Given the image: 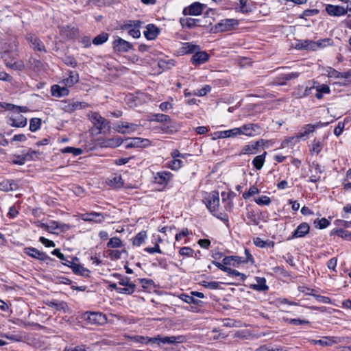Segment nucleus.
Returning a JSON list of instances; mask_svg holds the SVG:
<instances>
[{
  "instance_id": "f257e3e1",
  "label": "nucleus",
  "mask_w": 351,
  "mask_h": 351,
  "mask_svg": "<svg viewBox=\"0 0 351 351\" xmlns=\"http://www.w3.org/2000/svg\"><path fill=\"white\" fill-rule=\"evenodd\" d=\"M204 203L208 210L217 218L222 221L226 226L229 227L228 216L226 213L219 212V195L217 191H212L204 199Z\"/></svg>"
},
{
  "instance_id": "f03ea898",
  "label": "nucleus",
  "mask_w": 351,
  "mask_h": 351,
  "mask_svg": "<svg viewBox=\"0 0 351 351\" xmlns=\"http://www.w3.org/2000/svg\"><path fill=\"white\" fill-rule=\"evenodd\" d=\"M143 22L138 20L136 21H127L121 25L120 29L122 30H127L130 36L134 38H138L141 36L140 28Z\"/></svg>"
},
{
  "instance_id": "7ed1b4c3",
  "label": "nucleus",
  "mask_w": 351,
  "mask_h": 351,
  "mask_svg": "<svg viewBox=\"0 0 351 351\" xmlns=\"http://www.w3.org/2000/svg\"><path fill=\"white\" fill-rule=\"evenodd\" d=\"M25 40L30 47L35 51L46 53L47 49L43 42L34 34L28 32L25 35Z\"/></svg>"
},
{
  "instance_id": "20e7f679",
  "label": "nucleus",
  "mask_w": 351,
  "mask_h": 351,
  "mask_svg": "<svg viewBox=\"0 0 351 351\" xmlns=\"http://www.w3.org/2000/svg\"><path fill=\"white\" fill-rule=\"evenodd\" d=\"M343 337L324 336L321 339H309V342L312 345H320L322 347H329L334 344L342 343L345 340Z\"/></svg>"
},
{
  "instance_id": "39448f33",
  "label": "nucleus",
  "mask_w": 351,
  "mask_h": 351,
  "mask_svg": "<svg viewBox=\"0 0 351 351\" xmlns=\"http://www.w3.org/2000/svg\"><path fill=\"white\" fill-rule=\"evenodd\" d=\"M239 24V21L234 19H226L220 21L215 25L216 32H223L233 29Z\"/></svg>"
},
{
  "instance_id": "423d86ee",
  "label": "nucleus",
  "mask_w": 351,
  "mask_h": 351,
  "mask_svg": "<svg viewBox=\"0 0 351 351\" xmlns=\"http://www.w3.org/2000/svg\"><path fill=\"white\" fill-rule=\"evenodd\" d=\"M112 45L114 51L119 53L128 52L132 49V45L130 43L119 36L114 38Z\"/></svg>"
},
{
  "instance_id": "0eeeda50",
  "label": "nucleus",
  "mask_w": 351,
  "mask_h": 351,
  "mask_svg": "<svg viewBox=\"0 0 351 351\" xmlns=\"http://www.w3.org/2000/svg\"><path fill=\"white\" fill-rule=\"evenodd\" d=\"M88 117L93 125L99 131H101L108 126V121L98 112H91Z\"/></svg>"
},
{
  "instance_id": "6e6552de",
  "label": "nucleus",
  "mask_w": 351,
  "mask_h": 351,
  "mask_svg": "<svg viewBox=\"0 0 351 351\" xmlns=\"http://www.w3.org/2000/svg\"><path fill=\"white\" fill-rule=\"evenodd\" d=\"M106 215L102 213L90 212L80 215V218L84 221L101 223L105 220Z\"/></svg>"
},
{
  "instance_id": "1a4fd4ad",
  "label": "nucleus",
  "mask_w": 351,
  "mask_h": 351,
  "mask_svg": "<svg viewBox=\"0 0 351 351\" xmlns=\"http://www.w3.org/2000/svg\"><path fill=\"white\" fill-rule=\"evenodd\" d=\"M124 143L125 148L129 149L132 147H145L149 145L150 142L147 138L135 137L126 139Z\"/></svg>"
},
{
  "instance_id": "9d476101",
  "label": "nucleus",
  "mask_w": 351,
  "mask_h": 351,
  "mask_svg": "<svg viewBox=\"0 0 351 351\" xmlns=\"http://www.w3.org/2000/svg\"><path fill=\"white\" fill-rule=\"evenodd\" d=\"M23 251L27 255L39 261H45L47 260H51L46 253L40 252L32 247H25Z\"/></svg>"
},
{
  "instance_id": "9b49d317",
  "label": "nucleus",
  "mask_w": 351,
  "mask_h": 351,
  "mask_svg": "<svg viewBox=\"0 0 351 351\" xmlns=\"http://www.w3.org/2000/svg\"><path fill=\"white\" fill-rule=\"evenodd\" d=\"M204 5L199 2H195L184 8L182 14L184 16H198L202 13Z\"/></svg>"
},
{
  "instance_id": "f8f14e48",
  "label": "nucleus",
  "mask_w": 351,
  "mask_h": 351,
  "mask_svg": "<svg viewBox=\"0 0 351 351\" xmlns=\"http://www.w3.org/2000/svg\"><path fill=\"white\" fill-rule=\"evenodd\" d=\"M322 47V42H315L310 40H300L296 44L298 49H306L315 51Z\"/></svg>"
},
{
  "instance_id": "ddd939ff",
  "label": "nucleus",
  "mask_w": 351,
  "mask_h": 351,
  "mask_svg": "<svg viewBox=\"0 0 351 351\" xmlns=\"http://www.w3.org/2000/svg\"><path fill=\"white\" fill-rule=\"evenodd\" d=\"M241 130V134L248 136H254L261 133V128L257 124L248 123L238 128Z\"/></svg>"
},
{
  "instance_id": "4468645a",
  "label": "nucleus",
  "mask_w": 351,
  "mask_h": 351,
  "mask_svg": "<svg viewBox=\"0 0 351 351\" xmlns=\"http://www.w3.org/2000/svg\"><path fill=\"white\" fill-rule=\"evenodd\" d=\"M328 123H322V122H318L314 125L307 124V125H304V127L303 128L304 132L299 133L296 136L290 138L289 141H291V140H294V139L299 141L300 138H303L304 136H306L308 134L313 132L316 128L322 127V126H325Z\"/></svg>"
},
{
  "instance_id": "2eb2a0df",
  "label": "nucleus",
  "mask_w": 351,
  "mask_h": 351,
  "mask_svg": "<svg viewBox=\"0 0 351 351\" xmlns=\"http://www.w3.org/2000/svg\"><path fill=\"white\" fill-rule=\"evenodd\" d=\"M325 11L330 16L339 17L346 15L344 7L341 5L326 4Z\"/></svg>"
},
{
  "instance_id": "dca6fc26",
  "label": "nucleus",
  "mask_w": 351,
  "mask_h": 351,
  "mask_svg": "<svg viewBox=\"0 0 351 351\" xmlns=\"http://www.w3.org/2000/svg\"><path fill=\"white\" fill-rule=\"evenodd\" d=\"M137 128L138 125L136 124L123 121L117 123L114 126L115 130L121 134L134 132L137 130Z\"/></svg>"
},
{
  "instance_id": "f3484780",
  "label": "nucleus",
  "mask_w": 351,
  "mask_h": 351,
  "mask_svg": "<svg viewBox=\"0 0 351 351\" xmlns=\"http://www.w3.org/2000/svg\"><path fill=\"white\" fill-rule=\"evenodd\" d=\"M88 104L86 102H81L77 101H69L65 102L62 108L67 112H72L78 109L87 108Z\"/></svg>"
},
{
  "instance_id": "a211bd4d",
  "label": "nucleus",
  "mask_w": 351,
  "mask_h": 351,
  "mask_svg": "<svg viewBox=\"0 0 351 351\" xmlns=\"http://www.w3.org/2000/svg\"><path fill=\"white\" fill-rule=\"evenodd\" d=\"M212 263L215 265L216 267H217L221 271L226 272L229 276H239L243 281H244L247 278L245 274L240 273L237 270L232 269L230 267L224 266L223 265L217 261H212Z\"/></svg>"
},
{
  "instance_id": "6ab92c4d",
  "label": "nucleus",
  "mask_w": 351,
  "mask_h": 351,
  "mask_svg": "<svg viewBox=\"0 0 351 351\" xmlns=\"http://www.w3.org/2000/svg\"><path fill=\"white\" fill-rule=\"evenodd\" d=\"M310 226L307 223L303 222L300 223L293 234L288 237L287 240H291L295 238L304 237L309 232Z\"/></svg>"
},
{
  "instance_id": "aec40b11",
  "label": "nucleus",
  "mask_w": 351,
  "mask_h": 351,
  "mask_svg": "<svg viewBox=\"0 0 351 351\" xmlns=\"http://www.w3.org/2000/svg\"><path fill=\"white\" fill-rule=\"evenodd\" d=\"M60 34L67 39H73L78 35V29L72 25L62 26L60 27Z\"/></svg>"
},
{
  "instance_id": "412c9836",
  "label": "nucleus",
  "mask_w": 351,
  "mask_h": 351,
  "mask_svg": "<svg viewBox=\"0 0 351 351\" xmlns=\"http://www.w3.org/2000/svg\"><path fill=\"white\" fill-rule=\"evenodd\" d=\"M173 175L171 172L163 171L157 172L154 176V181L156 183L165 186L171 180Z\"/></svg>"
},
{
  "instance_id": "4be33fe9",
  "label": "nucleus",
  "mask_w": 351,
  "mask_h": 351,
  "mask_svg": "<svg viewBox=\"0 0 351 351\" xmlns=\"http://www.w3.org/2000/svg\"><path fill=\"white\" fill-rule=\"evenodd\" d=\"M209 55L206 51L197 50L191 57V62L194 65H199L208 60Z\"/></svg>"
},
{
  "instance_id": "5701e85b",
  "label": "nucleus",
  "mask_w": 351,
  "mask_h": 351,
  "mask_svg": "<svg viewBox=\"0 0 351 351\" xmlns=\"http://www.w3.org/2000/svg\"><path fill=\"white\" fill-rule=\"evenodd\" d=\"M8 123L15 128H24L27 123V119L21 114H18L15 117L9 118Z\"/></svg>"
},
{
  "instance_id": "b1692460",
  "label": "nucleus",
  "mask_w": 351,
  "mask_h": 351,
  "mask_svg": "<svg viewBox=\"0 0 351 351\" xmlns=\"http://www.w3.org/2000/svg\"><path fill=\"white\" fill-rule=\"evenodd\" d=\"M119 278V285L123 286L121 289H129L130 291L128 293H123V294L130 295L133 293L136 289V285L130 282V279L127 277H123L119 274L117 275Z\"/></svg>"
},
{
  "instance_id": "393cba45",
  "label": "nucleus",
  "mask_w": 351,
  "mask_h": 351,
  "mask_svg": "<svg viewBox=\"0 0 351 351\" xmlns=\"http://www.w3.org/2000/svg\"><path fill=\"white\" fill-rule=\"evenodd\" d=\"M160 33V29L154 24H148L144 35L147 40H154Z\"/></svg>"
},
{
  "instance_id": "a878e982",
  "label": "nucleus",
  "mask_w": 351,
  "mask_h": 351,
  "mask_svg": "<svg viewBox=\"0 0 351 351\" xmlns=\"http://www.w3.org/2000/svg\"><path fill=\"white\" fill-rule=\"evenodd\" d=\"M310 171L311 175L310 176L309 181L311 182H317L321 179L322 169L321 167L318 164L313 163L311 166Z\"/></svg>"
},
{
  "instance_id": "bb28decb",
  "label": "nucleus",
  "mask_w": 351,
  "mask_h": 351,
  "mask_svg": "<svg viewBox=\"0 0 351 351\" xmlns=\"http://www.w3.org/2000/svg\"><path fill=\"white\" fill-rule=\"evenodd\" d=\"M180 23L182 27H186L188 28H193L195 27H203L204 25L200 24V19H193V18H181Z\"/></svg>"
},
{
  "instance_id": "cd10ccee",
  "label": "nucleus",
  "mask_w": 351,
  "mask_h": 351,
  "mask_svg": "<svg viewBox=\"0 0 351 351\" xmlns=\"http://www.w3.org/2000/svg\"><path fill=\"white\" fill-rule=\"evenodd\" d=\"M87 319L90 322L94 323L98 325H101L106 323V318L105 315L100 313H90L87 316Z\"/></svg>"
},
{
  "instance_id": "c85d7f7f",
  "label": "nucleus",
  "mask_w": 351,
  "mask_h": 351,
  "mask_svg": "<svg viewBox=\"0 0 351 351\" xmlns=\"http://www.w3.org/2000/svg\"><path fill=\"white\" fill-rule=\"evenodd\" d=\"M256 284L250 285V288L258 291H266L269 289V287L266 285V280L265 278L256 277Z\"/></svg>"
},
{
  "instance_id": "c756f323",
  "label": "nucleus",
  "mask_w": 351,
  "mask_h": 351,
  "mask_svg": "<svg viewBox=\"0 0 351 351\" xmlns=\"http://www.w3.org/2000/svg\"><path fill=\"white\" fill-rule=\"evenodd\" d=\"M260 146V141H257L252 144L245 145L241 149V154H254L256 153V150L258 149V147Z\"/></svg>"
},
{
  "instance_id": "7c9ffc66",
  "label": "nucleus",
  "mask_w": 351,
  "mask_h": 351,
  "mask_svg": "<svg viewBox=\"0 0 351 351\" xmlns=\"http://www.w3.org/2000/svg\"><path fill=\"white\" fill-rule=\"evenodd\" d=\"M197 50H200V47L192 43H184L180 48V52L184 54L193 53Z\"/></svg>"
},
{
  "instance_id": "2f4dec72",
  "label": "nucleus",
  "mask_w": 351,
  "mask_h": 351,
  "mask_svg": "<svg viewBox=\"0 0 351 351\" xmlns=\"http://www.w3.org/2000/svg\"><path fill=\"white\" fill-rule=\"evenodd\" d=\"M179 129V125L174 121H172L171 119L169 121L166 122L161 127V130L164 133L167 134H173V132L178 131Z\"/></svg>"
},
{
  "instance_id": "473e14b6",
  "label": "nucleus",
  "mask_w": 351,
  "mask_h": 351,
  "mask_svg": "<svg viewBox=\"0 0 351 351\" xmlns=\"http://www.w3.org/2000/svg\"><path fill=\"white\" fill-rule=\"evenodd\" d=\"M221 264L226 267L227 265L237 266L242 263V258L237 256H225Z\"/></svg>"
},
{
  "instance_id": "72a5a7b5",
  "label": "nucleus",
  "mask_w": 351,
  "mask_h": 351,
  "mask_svg": "<svg viewBox=\"0 0 351 351\" xmlns=\"http://www.w3.org/2000/svg\"><path fill=\"white\" fill-rule=\"evenodd\" d=\"M69 267L72 269V271L75 274L81 275L85 277H88L89 276L90 271L80 265L75 264L71 262V264H70Z\"/></svg>"
},
{
  "instance_id": "f704fd0d",
  "label": "nucleus",
  "mask_w": 351,
  "mask_h": 351,
  "mask_svg": "<svg viewBox=\"0 0 351 351\" xmlns=\"http://www.w3.org/2000/svg\"><path fill=\"white\" fill-rule=\"evenodd\" d=\"M241 130L238 128H235L228 130L220 131L218 132V138H225L229 137H234L241 135Z\"/></svg>"
},
{
  "instance_id": "c9c22d12",
  "label": "nucleus",
  "mask_w": 351,
  "mask_h": 351,
  "mask_svg": "<svg viewBox=\"0 0 351 351\" xmlns=\"http://www.w3.org/2000/svg\"><path fill=\"white\" fill-rule=\"evenodd\" d=\"M239 12L246 14L252 11V5L248 0H240L239 8H235Z\"/></svg>"
},
{
  "instance_id": "e433bc0d",
  "label": "nucleus",
  "mask_w": 351,
  "mask_h": 351,
  "mask_svg": "<svg viewBox=\"0 0 351 351\" xmlns=\"http://www.w3.org/2000/svg\"><path fill=\"white\" fill-rule=\"evenodd\" d=\"M254 244L261 248H265L267 247H274L275 245V243L273 241L267 240V241H263L260 237H256L253 239Z\"/></svg>"
},
{
  "instance_id": "4c0bfd02",
  "label": "nucleus",
  "mask_w": 351,
  "mask_h": 351,
  "mask_svg": "<svg viewBox=\"0 0 351 351\" xmlns=\"http://www.w3.org/2000/svg\"><path fill=\"white\" fill-rule=\"evenodd\" d=\"M79 80L78 74L76 72L70 71L68 77L63 80V83L66 86L71 87Z\"/></svg>"
},
{
  "instance_id": "58836bf2",
  "label": "nucleus",
  "mask_w": 351,
  "mask_h": 351,
  "mask_svg": "<svg viewBox=\"0 0 351 351\" xmlns=\"http://www.w3.org/2000/svg\"><path fill=\"white\" fill-rule=\"evenodd\" d=\"M69 90L66 87H60L58 85H53L51 87V94L55 97L66 96L69 94Z\"/></svg>"
},
{
  "instance_id": "ea45409f",
  "label": "nucleus",
  "mask_w": 351,
  "mask_h": 351,
  "mask_svg": "<svg viewBox=\"0 0 351 351\" xmlns=\"http://www.w3.org/2000/svg\"><path fill=\"white\" fill-rule=\"evenodd\" d=\"M47 305L54 308L58 311L62 310L64 312H66L68 309V305L65 302H57V301H49L47 302Z\"/></svg>"
},
{
  "instance_id": "a19ab883",
  "label": "nucleus",
  "mask_w": 351,
  "mask_h": 351,
  "mask_svg": "<svg viewBox=\"0 0 351 351\" xmlns=\"http://www.w3.org/2000/svg\"><path fill=\"white\" fill-rule=\"evenodd\" d=\"M266 154L267 152H265L264 154L256 156L253 159L252 165L257 170L261 169L262 167H263Z\"/></svg>"
},
{
  "instance_id": "79ce46f5",
  "label": "nucleus",
  "mask_w": 351,
  "mask_h": 351,
  "mask_svg": "<svg viewBox=\"0 0 351 351\" xmlns=\"http://www.w3.org/2000/svg\"><path fill=\"white\" fill-rule=\"evenodd\" d=\"M330 235H337L345 239H351V232L342 228L332 230Z\"/></svg>"
},
{
  "instance_id": "37998d69",
  "label": "nucleus",
  "mask_w": 351,
  "mask_h": 351,
  "mask_svg": "<svg viewBox=\"0 0 351 351\" xmlns=\"http://www.w3.org/2000/svg\"><path fill=\"white\" fill-rule=\"evenodd\" d=\"M123 143V141L119 136H116L112 138L107 139L104 143V146L109 147H117Z\"/></svg>"
},
{
  "instance_id": "c03bdc74",
  "label": "nucleus",
  "mask_w": 351,
  "mask_h": 351,
  "mask_svg": "<svg viewBox=\"0 0 351 351\" xmlns=\"http://www.w3.org/2000/svg\"><path fill=\"white\" fill-rule=\"evenodd\" d=\"M125 337L128 339V340H130L133 342H135V343H148L149 342H151L149 341L150 338L148 337H143V336H140V335H134V336H130V335H127L125 336Z\"/></svg>"
},
{
  "instance_id": "a18cd8bd",
  "label": "nucleus",
  "mask_w": 351,
  "mask_h": 351,
  "mask_svg": "<svg viewBox=\"0 0 351 351\" xmlns=\"http://www.w3.org/2000/svg\"><path fill=\"white\" fill-rule=\"evenodd\" d=\"M108 184L114 188H120L123 185L122 178L120 175L114 176L108 180Z\"/></svg>"
},
{
  "instance_id": "49530a36",
  "label": "nucleus",
  "mask_w": 351,
  "mask_h": 351,
  "mask_svg": "<svg viewBox=\"0 0 351 351\" xmlns=\"http://www.w3.org/2000/svg\"><path fill=\"white\" fill-rule=\"evenodd\" d=\"M108 37L109 34L108 33L102 32L94 38L92 42L95 45H100L106 43L108 40Z\"/></svg>"
},
{
  "instance_id": "de8ad7c7",
  "label": "nucleus",
  "mask_w": 351,
  "mask_h": 351,
  "mask_svg": "<svg viewBox=\"0 0 351 351\" xmlns=\"http://www.w3.org/2000/svg\"><path fill=\"white\" fill-rule=\"evenodd\" d=\"M147 238V233L145 231H141L138 233L133 240V244L136 246H140L143 243Z\"/></svg>"
},
{
  "instance_id": "09e8293b",
  "label": "nucleus",
  "mask_w": 351,
  "mask_h": 351,
  "mask_svg": "<svg viewBox=\"0 0 351 351\" xmlns=\"http://www.w3.org/2000/svg\"><path fill=\"white\" fill-rule=\"evenodd\" d=\"M61 153L62 154H69L71 153L73 156H79L83 153V149L81 148H75L73 147H66L64 148L61 149Z\"/></svg>"
},
{
  "instance_id": "8fccbe9b",
  "label": "nucleus",
  "mask_w": 351,
  "mask_h": 351,
  "mask_svg": "<svg viewBox=\"0 0 351 351\" xmlns=\"http://www.w3.org/2000/svg\"><path fill=\"white\" fill-rule=\"evenodd\" d=\"M186 341V337L184 335L169 337L168 344L178 345Z\"/></svg>"
},
{
  "instance_id": "3c124183",
  "label": "nucleus",
  "mask_w": 351,
  "mask_h": 351,
  "mask_svg": "<svg viewBox=\"0 0 351 351\" xmlns=\"http://www.w3.org/2000/svg\"><path fill=\"white\" fill-rule=\"evenodd\" d=\"M51 254L56 256L62 261V264L66 266H69L71 264V261H69L65 256L60 252V249H55L51 252Z\"/></svg>"
},
{
  "instance_id": "603ef678",
  "label": "nucleus",
  "mask_w": 351,
  "mask_h": 351,
  "mask_svg": "<svg viewBox=\"0 0 351 351\" xmlns=\"http://www.w3.org/2000/svg\"><path fill=\"white\" fill-rule=\"evenodd\" d=\"M41 125V119L39 118H32L29 121V130L31 132H36L40 129Z\"/></svg>"
},
{
  "instance_id": "864d4df0",
  "label": "nucleus",
  "mask_w": 351,
  "mask_h": 351,
  "mask_svg": "<svg viewBox=\"0 0 351 351\" xmlns=\"http://www.w3.org/2000/svg\"><path fill=\"white\" fill-rule=\"evenodd\" d=\"M15 108L19 110L20 112L25 111V110H23V107L15 106V105L11 104L0 102V112H3L5 109L12 110ZM24 108H25V107H24Z\"/></svg>"
},
{
  "instance_id": "5fc2aeb1",
  "label": "nucleus",
  "mask_w": 351,
  "mask_h": 351,
  "mask_svg": "<svg viewBox=\"0 0 351 351\" xmlns=\"http://www.w3.org/2000/svg\"><path fill=\"white\" fill-rule=\"evenodd\" d=\"M314 225L319 229H324L330 225V221L326 218L316 219L314 221Z\"/></svg>"
},
{
  "instance_id": "6e6d98bb",
  "label": "nucleus",
  "mask_w": 351,
  "mask_h": 351,
  "mask_svg": "<svg viewBox=\"0 0 351 351\" xmlns=\"http://www.w3.org/2000/svg\"><path fill=\"white\" fill-rule=\"evenodd\" d=\"M158 66L162 69H169L174 66V61L173 60H160L158 61Z\"/></svg>"
},
{
  "instance_id": "4d7b16f0",
  "label": "nucleus",
  "mask_w": 351,
  "mask_h": 351,
  "mask_svg": "<svg viewBox=\"0 0 351 351\" xmlns=\"http://www.w3.org/2000/svg\"><path fill=\"white\" fill-rule=\"evenodd\" d=\"M152 121H156L158 123H162L163 124L166 122H168L170 121V117L169 115L165 114H154V118L152 119Z\"/></svg>"
},
{
  "instance_id": "13d9d810",
  "label": "nucleus",
  "mask_w": 351,
  "mask_h": 351,
  "mask_svg": "<svg viewBox=\"0 0 351 351\" xmlns=\"http://www.w3.org/2000/svg\"><path fill=\"white\" fill-rule=\"evenodd\" d=\"M121 246L122 241L119 238L117 237L111 238L108 243H107V247L110 248H117L120 247Z\"/></svg>"
},
{
  "instance_id": "bf43d9fd",
  "label": "nucleus",
  "mask_w": 351,
  "mask_h": 351,
  "mask_svg": "<svg viewBox=\"0 0 351 351\" xmlns=\"http://www.w3.org/2000/svg\"><path fill=\"white\" fill-rule=\"evenodd\" d=\"M182 166L183 162L179 159H173L168 163V167L174 171L178 170Z\"/></svg>"
},
{
  "instance_id": "052dcab7",
  "label": "nucleus",
  "mask_w": 351,
  "mask_h": 351,
  "mask_svg": "<svg viewBox=\"0 0 351 351\" xmlns=\"http://www.w3.org/2000/svg\"><path fill=\"white\" fill-rule=\"evenodd\" d=\"M23 155L25 156V159L27 160H34L39 158L40 153L38 151L29 149L26 154H24Z\"/></svg>"
},
{
  "instance_id": "680f3d73",
  "label": "nucleus",
  "mask_w": 351,
  "mask_h": 351,
  "mask_svg": "<svg viewBox=\"0 0 351 351\" xmlns=\"http://www.w3.org/2000/svg\"><path fill=\"white\" fill-rule=\"evenodd\" d=\"M179 254L182 256L192 257L193 256L194 250L190 247H182L180 249Z\"/></svg>"
},
{
  "instance_id": "e2e57ef3",
  "label": "nucleus",
  "mask_w": 351,
  "mask_h": 351,
  "mask_svg": "<svg viewBox=\"0 0 351 351\" xmlns=\"http://www.w3.org/2000/svg\"><path fill=\"white\" fill-rule=\"evenodd\" d=\"M6 65L18 71H22L25 68L24 64L22 61H14L13 63L6 62Z\"/></svg>"
},
{
  "instance_id": "0e129e2a",
  "label": "nucleus",
  "mask_w": 351,
  "mask_h": 351,
  "mask_svg": "<svg viewBox=\"0 0 351 351\" xmlns=\"http://www.w3.org/2000/svg\"><path fill=\"white\" fill-rule=\"evenodd\" d=\"M323 147L322 143L319 141H313L311 151L313 153L319 154Z\"/></svg>"
},
{
  "instance_id": "69168bd1",
  "label": "nucleus",
  "mask_w": 351,
  "mask_h": 351,
  "mask_svg": "<svg viewBox=\"0 0 351 351\" xmlns=\"http://www.w3.org/2000/svg\"><path fill=\"white\" fill-rule=\"evenodd\" d=\"M255 202L261 206L269 205L271 203V199L267 196H261L254 199Z\"/></svg>"
},
{
  "instance_id": "338daca9",
  "label": "nucleus",
  "mask_w": 351,
  "mask_h": 351,
  "mask_svg": "<svg viewBox=\"0 0 351 351\" xmlns=\"http://www.w3.org/2000/svg\"><path fill=\"white\" fill-rule=\"evenodd\" d=\"M258 193H259L258 189L256 186L254 185V186H250V188L249 189L247 192H245L243 194V197L244 199H247L250 197H251L255 194H257Z\"/></svg>"
},
{
  "instance_id": "774afa93",
  "label": "nucleus",
  "mask_w": 351,
  "mask_h": 351,
  "mask_svg": "<svg viewBox=\"0 0 351 351\" xmlns=\"http://www.w3.org/2000/svg\"><path fill=\"white\" fill-rule=\"evenodd\" d=\"M202 285L209 289H217L219 288V282L216 281L208 282L204 280L202 282Z\"/></svg>"
}]
</instances>
